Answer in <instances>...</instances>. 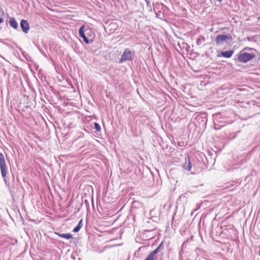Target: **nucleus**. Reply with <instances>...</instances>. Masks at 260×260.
I'll use <instances>...</instances> for the list:
<instances>
[{"label":"nucleus","instance_id":"f257e3e1","mask_svg":"<svg viewBox=\"0 0 260 260\" xmlns=\"http://www.w3.org/2000/svg\"><path fill=\"white\" fill-rule=\"evenodd\" d=\"M90 32V30L89 29H85V27L83 25L81 26L79 30L80 37L83 39L84 42L87 44H89L93 41L92 37L89 35Z\"/></svg>","mask_w":260,"mask_h":260},{"label":"nucleus","instance_id":"f03ea898","mask_svg":"<svg viewBox=\"0 0 260 260\" xmlns=\"http://www.w3.org/2000/svg\"><path fill=\"white\" fill-rule=\"evenodd\" d=\"M135 55V51L129 48L124 49L119 59V62L121 63L125 61H132Z\"/></svg>","mask_w":260,"mask_h":260},{"label":"nucleus","instance_id":"7ed1b4c3","mask_svg":"<svg viewBox=\"0 0 260 260\" xmlns=\"http://www.w3.org/2000/svg\"><path fill=\"white\" fill-rule=\"evenodd\" d=\"M0 169L2 176L3 178H4L5 182L6 184H7V180L5 178L7 174V169L4 155L1 153H0Z\"/></svg>","mask_w":260,"mask_h":260},{"label":"nucleus","instance_id":"20e7f679","mask_svg":"<svg viewBox=\"0 0 260 260\" xmlns=\"http://www.w3.org/2000/svg\"><path fill=\"white\" fill-rule=\"evenodd\" d=\"M254 57V54L240 52L238 54V61L245 63L252 59Z\"/></svg>","mask_w":260,"mask_h":260},{"label":"nucleus","instance_id":"39448f33","mask_svg":"<svg viewBox=\"0 0 260 260\" xmlns=\"http://www.w3.org/2000/svg\"><path fill=\"white\" fill-rule=\"evenodd\" d=\"M232 37L230 35H219L216 36L215 41L217 44H221L224 41H226L227 40L232 41Z\"/></svg>","mask_w":260,"mask_h":260},{"label":"nucleus","instance_id":"423d86ee","mask_svg":"<svg viewBox=\"0 0 260 260\" xmlns=\"http://www.w3.org/2000/svg\"><path fill=\"white\" fill-rule=\"evenodd\" d=\"M164 249V245L163 242H161V243L158 245V246L154 250L151 251L148 255L151 256L152 257L157 258V256L156 254L159 252V251L162 250Z\"/></svg>","mask_w":260,"mask_h":260},{"label":"nucleus","instance_id":"0eeeda50","mask_svg":"<svg viewBox=\"0 0 260 260\" xmlns=\"http://www.w3.org/2000/svg\"><path fill=\"white\" fill-rule=\"evenodd\" d=\"M20 26L22 31L24 33H27L29 29V25L28 22L24 19L21 20L20 22Z\"/></svg>","mask_w":260,"mask_h":260},{"label":"nucleus","instance_id":"6e6552de","mask_svg":"<svg viewBox=\"0 0 260 260\" xmlns=\"http://www.w3.org/2000/svg\"><path fill=\"white\" fill-rule=\"evenodd\" d=\"M55 234L58 235L59 237L66 239H70L72 238V235L70 233L61 234L59 233L55 232Z\"/></svg>","mask_w":260,"mask_h":260},{"label":"nucleus","instance_id":"1a4fd4ad","mask_svg":"<svg viewBox=\"0 0 260 260\" xmlns=\"http://www.w3.org/2000/svg\"><path fill=\"white\" fill-rule=\"evenodd\" d=\"M234 53L233 50H229L226 51H222L220 52V55L226 58H229L232 56Z\"/></svg>","mask_w":260,"mask_h":260},{"label":"nucleus","instance_id":"9d476101","mask_svg":"<svg viewBox=\"0 0 260 260\" xmlns=\"http://www.w3.org/2000/svg\"><path fill=\"white\" fill-rule=\"evenodd\" d=\"M183 168L188 171H190L192 168V164L191 161L189 159V157H188V161H186L185 164L183 165Z\"/></svg>","mask_w":260,"mask_h":260},{"label":"nucleus","instance_id":"9b49d317","mask_svg":"<svg viewBox=\"0 0 260 260\" xmlns=\"http://www.w3.org/2000/svg\"><path fill=\"white\" fill-rule=\"evenodd\" d=\"M10 25V26L15 28L16 29L18 27V23L16 21V20L13 17L10 18V21H9Z\"/></svg>","mask_w":260,"mask_h":260},{"label":"nucleus","instance_id":"f8f14e48","mask_svg":"<svg viewBox=\"0 0 260 260\" xmlns=\"http://www.w3.org/2000/svg\"><path fill=\"white\" fill-rule=\"evenodd\" d=\"M205 41V39L204 37L198 38L197 40V44L198 45H201L202 43Z\"/></svg>","mask_w":260,"mask_h":260},{"label":"nucleus","instance_id":"ddd939ff","mask_svg":"<svg viewBox=\"0 0 260 260\" xmlns=\"http://www.w3.org/2000/svg\"><path fill=\"white\" fill-rule=\"evenodd\" d=\"M94 128L97 132H100L101 130V126L99 123L97 122H94Z\"/></svg>","mask_w":260,"mask_h":260},{"label":"nucleus","instance_id":"4468645a","mask_svg":"<svg viewBox=\"0 0 260 260\" xmlns=\"http://www.w3.org/2000/svg\"><path fill=\"white\" fill-rule=\"evenodd\" d=\"M144 260H157V258H155L151 256L148 255Z\"/></svg>","mask_w":260,"mask_h":260},{"label":"nucleus","instance_id":"2eb2a0df","mask_svg":"<svg viewBox=\"0 0 260 260\" xmlns=\"http://www.w3.org/2000/svg\"><path fill=\"white\" fill-rule=\"evenodd\" d=\"M81 229V228L79 225H77L73 230V232L75 233H77Z\"/></svg>","mask_w":260,"mask_h":260},{"label":"nucleus","instance_id":"dca6fc26","mask_svg":"<svg viewBox=\"0 0 260 260\" xmlns=\"http://www.w3.org/2000/svg\"><path fill=\"white\" fill-rule=\"evenodd\" d=\"M200 207H201V204H198L197 205V206H196V208H195L192 211V213H191V214H192L193 212H195L196 211H197L198 210H199L200 208Z\"/></svg>","mask_w":260,"mask_h":260},{"label":"nucleus","instance_id":"f3484780","mask_svg":"<svg viewBox=\"0 0 260 260\" xmlns=\"http://www.w3.org/2000/svg\"><path fill=\"white\" fill-rule=\"evenodd\" d=\"M82 219H81L78 223V224H77V225H79V226L81 228L83 224H82Z\"/></svg>","mask_w":260,"mask_h":260},{"label":"nucleus","instance_id":"a211bd4d","mask_svg":"<svg viewBox=\"0 0 260 260\" xmlns=\"http://www.w3.org/2000/svg\"><path fill=\"white\" fill-rule=\"evenodd\" d=\"M4 21V19L2 18H0V23Z\"/></svg>","mask_w":260,"mask_h":260},{"label":"nucleus","instance_id":"6ab92c4d","mask_svg":"<svg viewBox=\"0 0 260 260\" xmlns=\"http://www.w3.org/2000/svg\"><path fill=\"white\" fill-rule=\"evenodd\" d=\"M257 19L259 20L260 19V16L259 17H257Z\"/></svg>","mask_w":260,"mask_h":260},{"label":"nucleus","instance_id":"aec40b11","mask_svg":"<svg viewBox=\"0 0 260 260\" xmlns=\"http://www.w3.org/2000/svg\"><path fill=\"white\" fill-rule=\"evenodd\" d=\"M218 1H219V2H221L222 1V0H218Z\"/></svg>","mask_w":260,"mask_h":260}]
</instances>
